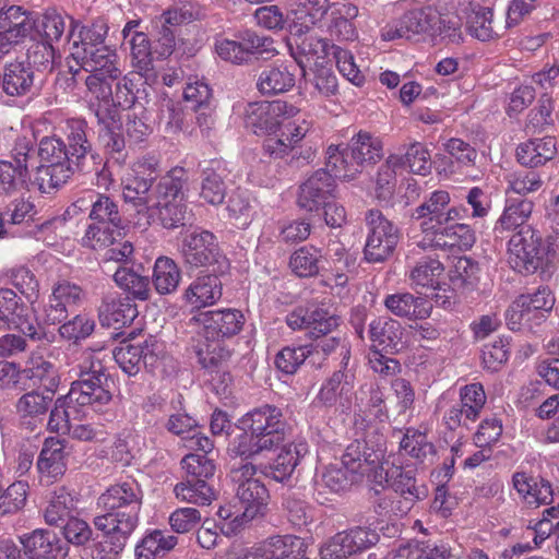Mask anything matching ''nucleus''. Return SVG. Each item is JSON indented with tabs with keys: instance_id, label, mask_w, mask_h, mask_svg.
I'll return each instance as SVG.
<instances>
[{
	"instance_id": "79ce46f5",
	"label": "nucleus",
	"mask_w": 559,
	"mask_h": 559,
	"mask_svg": "<svg viewBox=\"0 0 559 559\" xmlns=\"http://www.w3.org/2000/svg\"><path fill=\"white\" fill-rule=\"evenodd\" d=\"M78 498L73 491L66 487L56 488L45 509L44 518L49 525H60L70 518L76 509Z\"/></svg>"
},
{
	"instance_id": "09e8293b",
	"label": "nucleus",
	"mask_w": 559,
	"mask_h": 559,
	"mask_svg": "<svg viewBox=\"0 0 559 559\" xmlns=\"http://www.w3.org/2000/svg\"><path fill=\"white\" fill-rule=\"evenodd\" d=\"M350 157L361 168L365 164H374L382 158V141L368 132L360 131L348 143Z\"/></svg>"
},
{
	"instance_id": "338daca9",
	"label": "nucleus",
	"mask_w": 559,
	"mask_h": 559,
	"mask_svg": "<svg viewBox=\"0 0 559 559\" xmlns=\"http://www.w3.org/2000/svg\"><path fill=\"white\" fill-rule=\"evenodd\" d=\"M533 211V203L525 199H509L507 206L497 224L502 229H514L523 226Z\"/></svg>"
},
{
	"instance_id": "0eeeda50",
	"label": "nucleus",
	"mask_w": 559,
	"mask_h": 559,
	"mask_svg": "<svg viewBox=\"0 0 559 559\" xmlns=\"http://www.w3.org/2000/svg\"><path fill=\"white\" fill-rule=\"evenodd\" d=\"M555 296L551 289L542 285L534 292L521 294L506 311V322L512 331H534L545 322L552 310Z\"/></svg>"
},
{
	"instance_id": "393cba45",
	"label": "nucleus",
	"mask_w": 559,
	"mask_h": 559,
	"mask_svg": "<svg viewBox=\"0 0 559 559\" xmlns=\"http://www.w3.org/2000/svg\"><path fill=\"white\" fill-rule=\"evenodd\" d=\"M21 543L26 554L40 559H62L67 557L69 551L67 544L62 543L57 534L49 530H35L31 534L21 537Z\"/></svg>"
},
{
	"instance_id": "20e7f679",
	"label": "nucleus",
	"mask_w": 559,
	"mask_h": 559,
	"mask_svg": "<svg viewBox=\"0 0 559 559\" xmlns=\"http://www.w3.org/2000/svg\"><path fill=\"white\" fill-rule=\"evenodd\" d=\"M91 354L80 366L78 380L71 383L66 394L68 404H72L83 418L90 413H103L110 404L112 394L108 388L109 379L99 361H90Z\"/></svg>"
},
{
	"instance_id": "37998d69",
	"label": "nucleus",
	"mask_w": 559,
	"mask_h": 559,
	"mask_svg": "<svg viewBox=\"0 0 559 559\" xmlns=\"http://www.w3.org/2000/svg\"><path fill=\"white\" fill-rule=\"evenodd\" d=\"M295 73L288 66L267 67L259 75L258 88L264 95L285 93L295 85Z\"/></svg>"
},
{
	"instance_id": "9d476101",
	"label": "nucleus",
	"mask_w": 559,
	"mask_h": 559,
	"mask_svg": "<svg viewBox=\"0 0 559 559\" xmlns=\"http://www.w3.org/2000/svg\"><path fill=\"white\" fill-rule=\"evenodd\" d=\"M459 17L454 14L442 13L436 4L425 8H414L406 11L395 23L393 35H420L424 33H448L455 31Z\"/></svg>"
},
{
	"instance_id": "a18cd8bd",
	"label": "nucleus",
	"mask_w": 559,
	"mask_h": 559,
	"mask_svg": "<svg viewBox=\"0 0 559 559\" xmlns=\"http://www.w3.org/2000/svg\"><path fill=\"white\" fill-rule=\"evenodd\" d=\"M144 216L146 218V224H151V219L154 216H157L160 225L168 229L185 226L189 218L187 205L182 202V200L170 202H153L150 212H146Z\"/></svg>"
},
{
	"instance_id": "f03ea898",
	"label": "nucleus",
	"mask_w": 559,
	"mask_h": 559,
	"mask_svg": "<svg viewBox=\"0 0 559 559\" xmlns=\"http://www.w3.org/2000/svg\"><path fill=\"white\" fill-rule=\"evenodd\" d=\"M195 319L202 325V338L195 347L199 361L218 376L221 365L230 357L223 342L242 330L245 316L238 309L226 308L201 312Z\"/></svg>"
},
{
	"instance_id": "0e129e2a",
	"label": "nucleus",
	"mask_w": 559,
	"mask_h": 559,
	"mask_svg": "<svg viewBox=\"0 0 559 559\" xmlns=\"http://www.w3.org/2000/svg\"><path fill=\"white\" fill-rule=\"evenodd\" d=\"M117 228L118 227L105 225V223L93 222L86 227L81 238V245L91 250H104L114 243L115 237L120 236Z\"/></svg>"
},
{
	"instance_id": "49530a36",
	"label": "nucleus",
	"mask_w": 559,
	"mask_h": 559,
	"mask_svg": "<svg viewBox=\"0 0 559 559\" xmlns=\"http://www.w3.org/2000/svg\"><path fill=\"white\" fill-rule=\"evenodd\" d=\"M64 442L60 439H46L40 451L37 468L40 473L51 477H58L66 471V451Z\"/></svg>"
},
{
	"instance_id": "f8f14e48",
	"label": "nucleus",
	"mask_w": 559,
	"mask_h": 559,
	"mask_svg": "<svg viewBox=\"0 0 559 559\" xmlns=\"http://www.w3.org/2000/svg\"><path fill=\"white\" fill-rule=\"evenodd\" d=\"M104 39L105 37H80V41L72 43L71 56L91 73L107 72L111 79H118L120 71L115 66V50Z\"/></svg>"
},
{
	"instance_id": "3c124183",
	"label": "nucleus",
	"mask_w": 559,
	"mask_h": 559,
	"mask_svg": "<svg viewBox=\"0 0 559 559\" xmlns=\"http://www.w3.org/2000/svg\"><path fill=\"white\" fill-rule=\"evenodd\" d=\"M95 527L104 534V540L98 543L93 552V559H118L132 534L119 533L118 528L105 526L94 520Z\"/></svg>"
},
{
	"instance_id": "de8ad7c7",
	"label": "nucleus",
	"mask_w": 559,
	"mask_h": 559,
	"mask_svg": "<svg viewBox=\"0 0 559 559\" xmlns=\"http://www.w3.org/2000/svg\"><path fill=\"white\" fill-rule=\"evenodd\" d=\"M188 175L182 167H175L160 177L153 188V202H170L183 200V188L187 185Z\"/></svg>"
},
{
	"instance_id": "c03bdc74",
	"label": "nucleus",
	"mask_w": 559,
	"mask_h": 559,
	"mask_svg": "<svg viewBox=\"0 0 559 559\" xmlns=\"http://www.w3.org/2000/svg\"><path fill=\"white\" fill-rule=\"evenodd\" d=\"M331 178L352 180L361 173L356 159L350 157L349 145L341 150L337 145H330L326 150V170Z\"/></svg>"
},
{
	"instance_id": "e433bc0d",
	"label": "nucleus",
	"mask_w": 559,
	"mask_h": 559,
	"mask_svg": "<svg viewBox=\"0 0 559 559\" xmlns=\"http://www.w3.org/2000/svg\"><path fill=\"white\" fill-rule=\"evenodd\" d=\"M557 153L556 141L552 136L532 139L516 148V157L521 165L535 168L551 160Z\"/></svg>"
},
{
	"instance_id": "c9c22d12",
	"label": "nucleus",
	"mask_w": 559,
	"mask_h": 559,
	"mask_svg": "<svg viewBox=\"0 0 559 559\" xmlns=\"http://www.w3.org/2000/svg\"><path fill=\"white\" fill-rule=\"evenodd\" d=\"M35 13L19 5L0 8V35H40Z\"/></svg>"
},
{
	"instance_id": "7ed1b4c3",
	"label": "nucleus",
	"mask_w": 559,
	"mask_h": 559,
	"mask_svg": "<svg viewBox=\"0 0 559 559\" xmlns=\"http://www.w3.org/2000/svg\"><path fill=\"white\" fill-rule=\"evenodd\" d=\"M106 513L94 518L105 526L118 528L119 533L132 534L139 524V514L143 503V491L134 479L110 486L98 498Z\"/></svg>"
},
{
	"instance_id": "412c9836",
	"label": "nucleus",
	"mask_w": 559,
	"mask_h": 559,
	"mask_svg": "<svg viewBox=\"0 0 559 559\" xmlns=\"http://www.w3.org/2000/svg\"><path fill=\"white\" fill-rule=\"evenodd\" d=\"M212 272L197 276L186 288L183 300L192 309H201L215 305L223 296V283L219 275Z\"/></svg>"
},
{
	"instance_id": "5fc2aeb1",
	"label": "nucleus",
	"mask_w": 559,
	"mask_h": 559,
	"mask_svg": "<svg viewBox=\"0 0 559 559\" xmlns=\"http://www.w3.org/2000/svg\"><path fill=\"white\" fill-rule=\"evenodd\" d=\"M272 450L273 448L266 443V440H262L259 436L246 428L242 433L233 439L228 448L231 456L245 460H254L263 452Z\"/></svg>"
},
{
	"instance_id": "bf43d9fd",
	"label": "nucleus",
	"mask_w": 559,
	"mask_h": 559,
	"mask_svg": "<svg viewBox=\"0 0 559 559\" xmlns=\"http://www.w3.org/2000/svg\"><path fill=\"white\" fill-rule=\"evenodd\" d=\"M404 167V158L399 154L390 155L378 170L376 179L377 198L388 200L396 185V170Z\"/></svg>"
},
{
	"instance_id": "423d86ee",
	"label": "nucleus",
	"mask_w": 559,
	"mask_h": 559,
	"mask_svg": "<svg viewBox=\"0 0 559 559\" xmlns=\"http://www.w3.org/2000/svg\"><path fill=\"white\" fill-rule=\"evenodd\" d=\"M178 252L188 270L209 267L215 273H226L229 261L222 252L216 236L205 229L187 231L179 245Z\"/></svg>"
},
{
	"instance_id": "680f3d73",
	"label": "nucleus",
	"mask_w": 559,
	"mask_h": 559,
	"mask_svg": "<svg viewBox=\"0 0 559 559\" xmlns=\"http://www.w3.org/2000/svg\"><path fill=\"white\" fill-rule=\"evenodd\" d=\"M115 283L123 290L140 300L150 298V280L129 267H118L114 274Z\"/></svg>"
},
{
	"instance_id": "4c0bfd02",
	"label": "nucleus",
	"mask_w": 559,
	"mask_h": 559,
	"mask_svg": "<svg viewBox=\"0 0 559 559\" xmlns=\"http://www.w3.org/2000/svg\"><path fill=\"white\" fill-rule=\"evenodd\" d=\"M451 557L452 549L445 543L412 539L400 545L392 552L391 559H449Z\"/></svg>"
},
{
	"instance_id": "9b49d317",
	"label": "nucleus",
	"mask_w": 559,
	"mask_h": 559,
	"mask_svg": "<svg viewBox=\"0 0 559 559\" xmlns=\"http://www.w3.org/2000/svg\"><path fill=\"white\" fill-rule=\"evenodd\" d=\"M67 153L75 171L99 175L104 168L103 158L93 150L84 120L71 119L67 122Z\"/></svg>"
},
{
	"instance_id": "a211bd4d",
	"label": "nucleus",
	"mask_w": 559,
	"mask_h": 559,
	"mask_svg": "<svg viewBox=\"0 0 559 559\" xmlns=\"http://www.w3.org/2000/svg\"><path fill=\"white\" fill-rule=\"evenodd\" d=\"M286 324L294 331L307 330L310 337L332 333L340 325V318L323 308H297L285 318Z\"/></svg>"
},
{
	"instance_id": "39448f33",
	"label": "nucleus",
	"mask_w": 559,
	"mask_h": 559,
	"mask_svg": "<svg viewBox=\"0 0 559 559\" xmlns=\"http://www.w3.org/2000/svg\"><path fill=\"white\" fill-rule=\"evenodd\" d=\"M39 166L34 175V185L43 193L60 188L75 173L70 163L66 143L55 136H45L38 144Z\"/></svg>"
},
{
	"instance_id": "58836bf2",
	"label": "nucleus",
	"mask_w": 559,
	"mask_h": 559,
	"mask_svg": "<svg viewBox=\"0 0 559 559\" xmlns=\"http://www.w3.org/2000/svg\"><path fill=\"white\" fill-rule=\"evenodd\" d=\"M178 543L175 535L162 530H152L138 542L134 548L136 559H160Z\"/></svg>"
},
{
	"instance_id": "dca6fc26",
	"label": "nucleus",
	"mask_w": 559,
	"mask_h": 559,
	"mask_svg": "<svg viewBox=\"0 0 559 559\" xmlns=\"http://www.w3.org/2000/svg\"><path fill=\"white\" fill-rule=\"evenodd\" d=\"M287 108V104L280 99L251 103L246 109V126L258 135H272L283 124Z\"/></svg>"
},
{
	"instance_id": "5701e85b",
	"label": "nucleus",
	"mask_w": 559,
	"mask_h": 559,
	"mask_svg": "<svg viewBox=\"0 0 559 559\" xmlns=\"http://www.w3.org/2000/svg\"><path fill=\"white\" fill-rule=\"evenodd\" d=\"M403 334L402 324L388 317L376 318L369 323L368 335L373 350L399 352L403 348Z\"/></svg>"
},
{
	"instance_id": "69168bd1",
	"label": "nucleus",
	"mask_w": 559,
	"mask_h": 559,
	"mask_svg": "<svg viewBox=\"0 0 559 559\" xmlns=\"http://www.w3.org/2000/svg\"><path fill=\"white\" fill-rule=\"evenodd\" d=\"M400 447L406 454L418 462H424L428 456L435 454V447L428 441L427 436L414 428L406 429Z\"/></svg>"
},
{
	"instance_id": "7c9ffc66",
	"label": "nucleus",
	"mask_w": 559,
	"mask_h": 559,
	"mask_svg": "<svg viewBox=\"0 0 559 559\" xmlns=\"http://www.w3.org/2000/svg\"><path fill=\"white\" fill-rule=\"evenodd\" d=\"M138 316L136 307L129 298H121L114 293L106 294L98 308V317L104 326H123Z\"/></svg>"
},
{
	"instance_id": "2eb2a0df",
	"label": "nucleus",
	"mask_w": 559,
	"mask_h": 559,
	"mask_svg": "<svg viewBox=\"0 0 559 559\" xmlns=\"http://www.w3.org/2000/svg\"><path fill=\"white\" fill-rule=\"evenodd\" d=\"M290 56L300 69H312L332 61L333 44L326 37H284Z\"/></svg>"
},
{
	"instance_id": "4468645a",
	"label": "nucleus",
	"mask_w": 559,
	"mask_h": 559,
	"mask_svg": "<svg viewBox=\"0 0 559 559\" xmlns=\"http://www.w3.org/2000/svg\"><path fill=\"white\" fill-rule=\"evenodd\" d=\"M243 428L266 440L273 449L285 441L287 424L282 411L274 405H262L247 413L241 418Z\"/></svg>"
},
{
	"instance_id": "f704fd0d",
	"label": "nucleus",
	"mask_w": 559,
	"mask_h": 559,
	"mask_svg": "<svg viewBox=\"0 0 559 559\" xmlns=\"http://www.w3.org/2000/svg\"><path fill=\"white\" fill-rule=\"evenodd\" d=\"M226 168L219 160H211L201 171L200 198L211 205L221 204L226 195Z\"/></svg>"
},
{
	"instance_id": "6e6552de",
	"label": "nucleus",
	"mask_w": 559,
	"mask_h": 559,
	"mask_svg": "<svg viewBox=\"0 0 559 559\" xmlns=\"http://www.w3.org/2000/svg\"><path fill=\"white\" fill-rule=\"evenodd\" d=\"M465 216H468L467 209L451 205L450 193L445 190L429 193L411 213V218L419 222L421 233L430 242L450 221H461Z\"/></svg>"
},
{
	"instance_id": "052dcab7",
	"label": "nucleus",
	"mask_w": 559,
	"mask_h": 559,
	"mask_svg": "<svg viewBox=\"0 0 559 559\" xmlns=\"http://www.w3.org/2000/svg\"><path fill=\"white\" fill-rule=\"evenodd\" d=\"M174 492L177 499L200 506H207L214 499V491L205 480H186L178 483Z\"/></svg>"
},
{
	"instance_id": "6ab92c4d",
	"label": "nucleus",
	"mask_w": 559,
	"mask_h": 559,
	"mask_svg": "<svg viewBox=\"0 0 559 559\" xmlns=\"http://www.w3.org/2000/svg\"><path fill=\"white\" fill-rule=\"evenodd\" d=\"M334 189L331 175L319 169L300 186L297 203L305 211H319L333 198Z\"/></svg>"
},
{
	"instance_id": "b1692460",
	"label": "nucleus",
	"mask_w": 559,
	"mask_h": 559,
	"mask_svg": "<svg viewBox=\"0 0 559 559\" xmlns=\"http://www.w3.org/2000/svg\"><path fill=\"white\" fill-rule=\"evenodd\" d=\"M236 497L239 499L242 511L233 519L235 527H242L253 519L264 514L269 502V490L263 481H253L245 489H238Z\"/></svg>"
},
{
	"instance_id": "bb28decb",
	"label": "nucleus",
	"mask_w": 559,
	"mask_h": 559,
	"mask_svg": "<svg viewBox=\"0 0 559 559\" xmlns=\"http://www.w3.org/2000/svg\"><path fill=\"white\" fill-rule=\"evenodd\" d=\"M52 402L51 395L38 391H29L20 396L15 403V412L20 424L29 430L41 426Z\"/></svg>"
},
{
	"instance_id": "aec40b11",
	"label": "nucleus",
	"mask_w": 559,
	"mask_h": 559,
	"mask_svg": "<svg viewBox=\"0 0 559 559\" xmlns=\"http://www.w3.org/2000/svg\"><path fill=\"white\" fill-rule=\"evenodd\" d=\"M33 144L25 138L19 139L13 148V160H0V186L7 192L24 185L28 178V157Z\"/></svg>"
},
{
	"instance_id": "2f4dec72",
	"label": "nucleus",
	"mask_w": 559,
	"mask_h": 559,
	"mask_svg": "<svg viewBox=\"0 0 559 559\" xmlns=\"http://www.w3.org/2000/svg\"><path fill=\"white\" fill-rule=\"evenodd\" d=\"M263 148L271 157L285 158L289 165L297 168L310 164L314 159L317 151L308 143L290 146L285 144L283 138L272 136L264 140Z\"/></svg>"
},
{
	"instance_id": "ea45409f",
	"label": "nucleus",
	"mask_w": 559,
	"mask_h": 559,
	"mask_svg": "<svg viewBox=\"0 0 559 559\" xmlns=\"http://www.w3.org/2000/svg\"><path fill=\"white\" fill-rule=\"evenodd\" d=\"M444 266L432 257H423L409 269L411 286L414 288L439 289L443 278Z\"/></svg>"
},
{
	"instance_id": "c85d7f7f",
	"label": "nucleus",
	"mask_w": 559,
	"mask_h": 559,
	"mask_svg": "<svg viewBox=\"0 0 559 559\" xmlns=\"http://www.w3.org/2000/svg\"><path fill=\"white\" fill-rule=\"evenodd\" d=\"M385 308L395 317L407 320L427 319L432 306L423 297H416L411 293H395L384 298Z\"/></svg>"
},
{
	"instance_id": "c756f323",
	"label": "nucleus",
	"mask_w": 559,
	"mask_h": 559,
	"mask_svg": "<svg viewBox=\"0 0 559 559\" xmlns=\"http://www.w3.org/2000/svg\"><path fill=\"white\" fill-rule=\"evenodd\" d=\"M308 453V443L297 441L282 447L274 462L270 464L264 474L272 479L284 483L290 478L300 460Z\"/></svg>"
},
{
	"instance_id": "ddd939ff",
	"label": "nucleus",
	"mask_w": 559,
	"mask_h": 559,
	"mask_svg": "<svg viewBox=\"0 0 559 559\" xmlns=\"http://www.w3.org/2000/svg\"><path fill=\"white\" fill-rule=\"evenodd\" d=\"M215 51L222 60L234 64L248 62L253 56L269 59L278 53L271 37H219Z\"/></svg>"
},
{
	"instance_id": "4d7b16f0",
	"label": "nucleus",
	"mask_w": 559,
	"mask_h": 559,
	"mask_svg": "<svg viewBox=\"0 0 559 559\" xmlns=\"http://www.w3.org/2000/svg\"><path fill=\"white\" fill-rule=\"evenodd\" d=\"M88 202L91 204L90 218L94 223H105V225L119 227L121 217L118 205L107 195L96 192H90Z\"/></svg>"
},
{
	"instance_id": "864d4df0",
	"label": "nucleus",
	"mask_w": 559,
	"mask_h": 559,
	"mask_svg": "<svg viewBox=\"0 0 559 559\" xmlns=\"http://www.w3.org/2000/svg\"><path fill=\"white\" fill-rule=\"evenodd\" d=\"M181 280V272L177 263L168 257L156 259L153 272V284L160 295L174 293Z\"/></svg>"
},
{
	"instance_id": "1a4fd4ad",
	"label": "nucleus",
	"mask_w": 559,
	"mask_h": 559,
	"mask_svg": "<svg viewBox=\"0 0 559 559\" xmlns=\"http://www.w3.org/2000/svg\"><path fill=\"white\" fill-rule=\"evenodd\" d=\"M368 228L364 258L369 263H381L392 257L399 241L400 230L379 210L371 209L366 213Z\"/></svg>"
},
{
	"instance_id": "774afa93",
	"label": "nucleus",
	"mask_w": 559,
	"mask_h": 559,
	"mask_svg": "<svg viewBox=\"0 0 559 559\" xmlns=\"http://www.w3.org/2000/svg\"><path fill=\"white\" fill-rule=\"evenodd\" d=\"M394 493L401 498H407L415 502L425 499L428 496V489L424 485H417L415 473L412 469H397V474L392 483Z\"/></svg>"
},
{
	"instance_id": "a878e982",
	"label": "nucleus",
	"mask_w": 559,
	"mask_h": 559,
	"mask_svg": "<svg viewBox=\"0 0 559 559\" xmlns=\"http://www.w3.org/2000/svg\"><path fill=\"white\" fill-rule=\"evenodd\" d=\"M304 546V540L294 535L272 536L245 559H301Z\"/></svg>"
},
{
	"instance_id": "cd10ccee",
	"label": "nucleus",
	"mask_w": 559,
	"mask_h": 559,
	"mask_svg": "<svg viewBox=\"0 0 559 559\" xmlns=\"http://www.w3.org/2000/svg\"><path fill=\"white\" fill-rule=\"evenodd\" d=\"M153 347L154 343L148 341L136 345L122 342L112 350V356L124 373L135 376L142 365H153L155 357Z\"/></svg>"
},
{
	"instance_id": "8fccbe9b",
	"label": "nucleus",
	"mask_w": 559,
	"mask_h": 559,
	"mask_svg": "<svg viewBox=\"0 0 559 559\" xmlns=\"http://www.w3.org/2000/svg\"><path fill=\"white\" fill-rule=\"evenodd\" d=\"M476 241L475 231L473 228L460 221H450L438 233V235L430 242L433 247H454L469 249Z\"/></svg>"
},
{
	"instance_id": "f257e3e1",
	"label": "nucleus",
	"mask_w": 559,
	"mask_h": 559,
	"mask_svg": "<svg viewBox=\"0 0 559 559\" xmlns=\"http://www.w3.org/2000/svg\"><path fill=\"white\" fill-rule=\"evenodd\" d=\"M508 262L522 275L538 274L542 280L550 278L559 262V230L543 239L531 227H522L509 240Z\"/></svg>"
},
{
	"instance_id": "603ef678",
	"label": "nucleus",
	"mask_w": 559,
	"mask_h": 559,
	"mask_svg": "<svg viewBox=\"0 0 559 559\" xmlns=\"http://www.w3.org/2000/svg\"><path fill=\"white\" fill-rule=\"evenodd\" d=\"M34 73L22 62L10 63L5 67L2 78L3 91L11 96L28 93L33 86Z\"/></svg>"
},
{
	"instance_id": "72a5a7b5",
	"label": "nucleus",
	"mask_w": 559,
	"mask_h": 559,
	"mask_svg": "<svg viewBox=\"0 0 559 559\" xmlns=\"http://www.w3.org/2000/svg\"><path fill=\"white\" fill-rule=\"evenodd\" d=\"M513 488L525 503L539 507L552 499L551 484L540 477L528 476L524 472H515L512 476Z\"/></svg>"
},
{
	"instance_id": "a19ab883",
	"label": "nucleus",
	"mask_w": 559,
	"mask_h": 559,
	"mask_svg": "<svg viewBox=\"0 0 559 559\" xmlns=\"http://www.w3.org/2000/svg\"><path fill=\"white\" fill-rule=\"evenodd\" d=\"M23 372L27 379L38 381L50 394H53L60 384L58 369L44 358L39 349L31 354Z\"/></svg>"
},
{
	"instance_id": "4be33fe9",
	"label": "nucleus",
	"mask_w": 559,
	"mask_h": 559,
	"mask_svg": "<svg viewBox=\"0 0 559 559\" xmlns=\"http://www.w3.org/2000/svg\"><path fill=\"white\" fill-rule=\"evenodd\" d=\"M349 361V349H346L341 361V368L326 378L317 396L316 401L325 407H332L348 394L354 388V373L347 368Z\"/></svg>"
},
{
	"instance_id": "f3484780",
	"label": "nucleus",
	"mask_w": 559,
	"mask_h": 559,
	"mask_svg": "<svg viewBox=\"0 0 559 559\" xmlns=\"http://www.w3.org/2000/svg\"><path fill=\"white\" fill-rule=\"evenodd\" d=\"M285 20L277 5H264L255 10L254 19L258 25L267 31H281L288 24V31L292 35H305L311 31L316 22V16L306 11L299 10L292 12Z\"/></svg>"
},
{
	"instance_id": "473e14b6",
	"label": "nucleus",
	"mask_w": 559,
	"mask_h": 559,
	"mask_svg": "<svg viewBox=\"0 0 559 559\" xmlns=\"http://www.w3.org/2000/svg\"><path fill=\"white\" fill-rule=\"evenodd\" d=\"M153 182L151 177L136 176L132 173L122 180V198L138 214L145 215L152 207Z\"/></svg>"
},
{
	"instance_id": "13d9d810",
	"label": "nucleus",
	"mask_w": 559,
	"mask_h": 559,
	"mask_svg": "<svg viewBox=\"0 0 559 559\" xmlns=\"http://www.w3.org/2000/svg\"><path fill=\"white\" fill-rule=\"evenodd\" d=\"M322 253L313 246L297 249L289 259L292 271L299 277H311L319 273Z\"/></svg>"
},
{
	"instance_id": "6e6d98bb",
	"label": "nucleus",
	"mask_w": 559,
	"mask_h": 559,
	"mask_svg": "<svg viewBox=\"0 0 559 559\" xmlns=\"http://www.w3.org/2000/svg\"><path fill=\"white\" fill-rule=\"evenodd\" d=\"M361 438L366 444L362 450V465L366 466L367 474H369L384 460L386 452L385 439L384 436L379 432L378 428L371 425L367 426Z\"/></svg>"
},
{
	"instance_id": "e2e57ef3",
	"label": "nucleus",
	"mask_w": 559,
	"mask_h": 559,
	"mask_svg": "<svg viewBox=\"0 0 559 559\" xmlns=\"http://www.w3.org/2000/svg\"><path fill=\"white\" fill-rule=\"evenodd\" d=\"M83 417L72 404H68L67 395L56 400L50 411L48 428L53 432L68 433L73 420H82Z\"/></svg>"
}]
</instances>
